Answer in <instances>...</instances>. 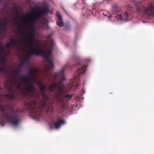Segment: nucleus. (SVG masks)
I'll list each match as a JSON object with an SVG mask.
<instances>
[{
  "label": "nucleus",
  "instance_id": "f8f14e48",
  "mask_svg": "<svg viewBox=\"0 0 154 154\" xmlns=\"http://www.w3.org/2000/svg\"><path fill=\"white\" fill-rule=\"evenodd\" d=\"M47 25L45 23H44L43 24L42 26H38V29H45V27H47Z\"/></svg>",
  "mask_w": 154,
  "mask_h": 154
},
{
  "label": "nucleus",
  "instance_id": "6ab92c4d",
  "mask_svg": "<svg viewBox=\"0 0 154 154\" xmlns=\"http://www.w3.org/2000/svg\"><path fill=\"white\" fill-rule=\"evenodd\" d=\"M86 60H87V61H88L89 60V59H86Z\"/></svg>",
  "mask_w": 154,
  "mask_h": 154
},
{
  "label": "nucleus",
  "instance_id": "6e6552de",
  "mask_svg": "<svg viewBox=\"0 0 154 154\" xmlns=\"http://www.w3.org/2000/svg\"><path fill=\"white\" fill-rule=\"evenodd\" d=\"M145 12L149 16L153 15L154 14V5L151 3L150 4L148 7L146 8Z\"/></svg>",
  "mask_w": 154,
  "mask_h": 154
},
{
  "label": "nucleus",
  "instance_id": "dca6fc26",
  "mask_svg": "<svg viewBox=\"0 0 154 154\" xmlns=\"http://www.w3.org/2000/svg\"><path fill=\"white\" fill-rule=\"evenodd\" d=\"M107 16V17H108V18L109 19V20H110V19L111 18V17H112V16H110H110Z\"/></svg>",
  "mask_w": 154,
  "mask_h": 154
},
{
  "label": "nucleus",
  "instance_id": "20e7f679",
  "mask_svg": "<svg viewBox=\"0 0 154 154\" xmlns=\"http://www.w3.org/2000/svg\"><path fill=\"white\" fill-rule=\"evenodd\" d=\"M86 66H84L82 67L81 69H79L77 71L75 75H74V78L71 79L69 81V86L72 89H75V87L78 86L77 83V79L78 78L79 75L82 73H84L85 71V69Z\"/></svg>",
  "mask_w": 154,
  "mask_h": 154
},
{
  "label": "nucleus",
  "instance_id": "423d86ee",
  "mask_svg": "<svg viewBox=\"0 0 154 154\" xmlns=\"http://www.w3.org/2000/svg\"><path fill=\"white\" fill-rule=\"evenodd\" d=\"M30 110H31V112L34 117V119L38 121L41 113L39 109L37 108L35 103L32 105Z\"/></svg>",
  "mask_w": 154,
  "mask_h": 154
},
{
  "label": "nucleus",
  "instance_id": "9d476101",
  "mask_svg": "<svg viewBox=\"0 0 154 154\" xmlns=\"http://www.w3.org/2000/svg\"><path fill=\"white\" fill-rule=\"evenodd\" d=\"M127 13L125 14H117L118 20H125V21H127L128 20L127 19Z\"/></svg>",
  "mask_w": 154,
  "mask_h": 154
},
{
  "label": "nucleus",
  "instance_id": "9b49d317",
  "mask_svg": "<svg viewBox=\"0 0 154 154\" xmlns=\"http://www.w3.org/2000/svg\"><path fill=\"white\" fill-rule=\"evenodd\" d=\"M6 20L4 19V20L0 21V30L3 29L6 24Z\"/></svg>",
  "mask_w": 154,
  "mask_h": 154
},
{
  "label": "nucleus",
  "instance_id": "0eeeda50",
  "mask_svg": "<svg viewBox=\"0 0 154 154\" xmlns=\"http://www.w3.org/2000/svg\"><path fill=\"white\" fill-rule=\"evenodd\" d=\"M65 123V122L64 120L60 119L58 120L57 122L53 124L51 126L50 128L52 129L54 128L57 129L59 128L61 125H63Z\"/></svg>",
  "mask_w": 154,
  "mask_h": 154
},
{
  "label": "nucleus",
  "instance_id": "f03ea898",
  "mask_svg": "<svg viewBox=\"0 0 154 154\" xmlns=\"http://www.w3.org/2000/svg\"><path fill=\"white\" fill-rule=\"evenodd\" d=\"M34 83L39 85L40 90L43 94V92L45 90V86L39 84L38 82L37 78L34 76H32L26 79L21 78L19 79L14 78V82L8 81L6 84L7 87L10 89H12L11 87L14 86L20 89L21 92H23L24 93H25V92H26L28 94H30L32 97H34L37 95V94L34 91Z\"/></svg>",
  "mask_w": 154,
  "mask_h": 154
},
{
  "label": "nucleus",
  "instance_id": "7ed1b4c3",
  "mask_svg": "<svg viewBox=\"0 0 154 154\" xmlns=\"http://www.w3.org/2000/svg\"><path fill=\"white\" fill-rule=\"evenodd\" d=\"M65 69V66L62 67L56 73V77L60 76L63 77L64 76V72ZM66 81V79L64 77H63L62 79L59 82L57 85L55 84L52 85H51L49 88L50 90L51 91L57 89V91L56 95L57 97L59 99V101L62 102L64 100H65L66 99H67V100H68L72 97V95L66 94L68 91L66 90L65 88L64 87V83Z\"/></svg>",
  "mask_w": 154,
  "mask_h": 154
},
{
  "label": "nucleus",
  "instance_id": "1a4fd4ad",
  "mask_svg": "<svg viewBox=\"0 0 154 154\" xmlns=\"http://www.w3.org/2000/svg\"><path fill=\"white\" fill-rule=\"evenodd\" d=\"M57 17L58 19V21L57 22V24L59 27H61L63 26V23L62 21V17L58 12H57Z\"/></svg>",
  "mask_w": 154,
  "mask_h": 154
},
{
  "label": "nucleus",
  "instance_id": "f3484780",
  "mask_svg": "<svg viewBox=\"0 0 154 154\" xmlns=\"http://www.w3.org/2000/svg\"><path fill=\"white\" fill-rule=\"evenodd\" d=\"M14 74V72H12V73H11V76H13L12 75L13 74Z\"/></svg>",
  "mask_w": 154,
  "mask_h": 154
},
{
  "label": "nucleus",
  "instance_id": "ddd939ff",
  "mask_svg": "<svg viewBox=\"0 0 154 154\" xmlns=\"http://www.w3.org/2000/svg\"><path fill=\"white\" fill-rule=\"evenodd\" d=\"M33 73H37L38 72V70L36 69H33Z\"/></svg>",
  "mask_w": 154,
  "mask_h": 154
},
{
  "label": "nucleus",
  "instance_id": "39448f33",
  "mask_svg": "<svg viewBox=\"0 0 154 154\" xmlns=\"http://www.w3.org/2000/svg\"><path fill=\"white\" fill-rule=\"evenodd\" d=\"M5 122L9 123L12 125L15 126L19 123L20 120L15 116L8 114L5 116Z\"/></svg>",
  "mask_w": 154,
  "mask_h": 154
},
{
  "label": "nucleus",
  "instance_id": "f257e3e1",
  "mask_svg": "<svg viewBox=\"0 0 154 154\" xmlns=\"http://www.w3.org/2000/svg\"><path fill=\"white\" fill-rule=\"evenodd\" d=\"M48 11L47 7L32 11L29 13L22 15L17 21L16 25L22 31L20 44L24 48L26 56L28 57L33 54L41 55L46 60V69H50L54 66L51 59V49L54 46V42L50 41L46 49L43 50L38 41L34 38L37 28L36 25V20L46 14Z\"/></svg>",
  "mask_w": 154,
  "mask_h": 154
},
{
  "label": "nucleus",
  "instance_id": "4468645a",
  "mask_svg": "<svg viewBox=\"0 0 154 154\" xmlns=\"http://www.w3.org/2000/svg\"><path fill=\"white\" fill-rule=\"evenodd\" d=\"M41 104L43 107H45V102H42Z\"/></svg>",
  "mask_w": 154,
  "mask_h": 154
},
{
  "label": "nucleus",
  "instance_id": "a211bd4d",
  "mask_svg": "<svg viewBox=\"0 0 154 154\" xmlns=\"http://www.w3.org/2000/svg\"><path fill=\"white\" fill-rule=\"evenodd\" d=\"M64 102H63V104L62 105V107H64L65 106V105H64Z\"/></svg>",
  "mask_w": 154,
  "mask_h": 154
},
{
  "label": "nucleus",
  "instance_id": "2eb2a0df",
  "mask_svg": "<svg viewBox=\"0 0 154 154\" xmlns=\"http://www.w3.org/2000/svg\"><path fill=\"white\" fill-rule=\"evenodd\" d=\"M3 122L2 121H1L0 124L1 126H3L4 124H3Z\"/></svg>",
  "mask_w": 154,
  "mask_h": 154
}]
</instances>
